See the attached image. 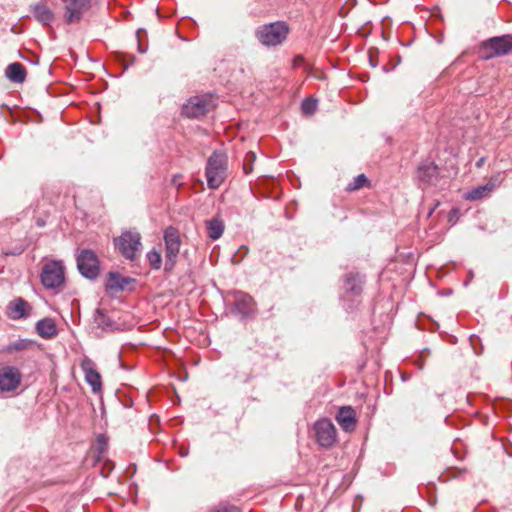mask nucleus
Instances as JSON below:
<instances>
[{"label":"nucleus","instance_id":"1","mask_svg":"<svg viewBox=\"0 0 512 512\" xmlns=\"http://www.w3.org/2000/svg\"><path fill=\"white\" fill-rule=\"evenodd\" d=\"M421 162L417 168V179L423 187L443 188L447 184L449 173L442 162Z\"/></svg>","mask_w":512,"mask_h":512},{"label":"nucleus","instance_id":"2","mask_svg":"<svg viewBox=\"0 0 512 512\" xmlns=\"http://www.w3.org/2000/svg\"><path fill=\"white\" fill-rule=\"evenodd\" d=\"M288 27L283 22H274L260 26L256 31L257 39L266 46L281 44L287 37Z\"/></svg>","mask_w":512,"mask_h":512},{"label":"nucleus","instance_id":"3","mask_svg":"<svg viewBox=\"0 0 512 512\" xmlns=\"http://www.w3.org/2000/svg\"><path fill=\"white\" fill-rule=\"evenodd\" d=\"M77 268L82 276L94 280L100 272V263L97 255L90 249H84L77 255Z\"/></svg>","mask_w":512,"mask_h":512},{"label":"nucleus","instance_id":"4","mask_svg":"<svg viewBox=\"0 0 512 512\" xmlns=\"http://www.w3.org/2000/svg\"><path fill=\"white\" fill-rule=\"evenodd\" d=\"M214 107L213 99L209 95L191 97L182 107V114L188 118L205 116Z\"/></svg>","mask_w":512,"mask_h":512},{"label":"nucleus","instance_id":"5","mask_svg":"<svg viewBox=\"0 0 512 512\" xmlns=\"http://www.w3.org/2000/svg\"><path fill=\"white\" fill-rule=\"evenodd\" d=\"M164 241H165V269L171 270L175 264L176 259L178 257L180 251V235L176 228L170 226L164 231Z\"/></svg>","mask_w":512,"mask_h":512},{"label":"nucleus","instance_id":"6","mask_svg":"<svg viewBox=\"0 0 512 512\" xmlns=\"http://www.w3.org/2000/svg\"><path fill=\"white\" fill-rule=\"evenodd\" d=\"M64 266L60 261H51L43 266L41 282L47 289H56L64 283Z\"/></svg>","mask_w":512,"mask_h":512},{"label":"nucleus","instance_id":"7","mask_svg":"<svg viewBox=\"0 0 512 512\" xmlns=\"http://www.w3.org/2000/svg\"><path fill=\"white\" fill-rule=\"evenodd\" d=\"M115 245L125 258L133 260L141 250V236L138 232L126 231L115 239Z\"/></svg>","mask_w":512,"mask_h":512},{"label":"nucleus","instance_id":"8","mask_svg":"<svg viewBox=\"0 0 512 512\" xmlns=\"http://www.w3.org/2000/svg\"><path fill=\"white\" fill-rule=\"evenodd\" d=\"M504 179V173H498L491 177L484 185H479L465 192L463 198L468 201H478L485 199L498 187Z\"/></svg>","mask_w":512,"mask_h":512},{"label":"nucleus","instance_id":"9","mask_svg":"<svg viewBox=\"0 0 512 512\" xmlns=\"http://www.w3.org/2000/svg\"><path fill=\"white\" fill-rule=\"evenodd\" d=\"M316 440L322 447H331L336 441V429L333 423L328 419H322L314 426Z\"/></svg>","mask_w":512,"mask_h":512},{"label":"nucleus","instance_id":"10","mask_svg":"<svg viewBox=\"0 0 512 512\" xmlns=\"http://www.w3.org/2000/svg\"><path fill=\"white\" fill-rule=\"evenodd\" d=\"M226 162H207L206 178L211 189H217L226 177Z\"/></svg>","mask_w":512,"mask_h":512},{"label":"nucleus","instance_id":"11","mask_svg":"<svg viewBox=\"0 0 512 512\" xmlns=\"http://www.w3.org/2000/svg\"><path fill=\"white\" fill-rule=\"evenodd\" d=\"M21 373L14 366H5L0 369V390L10 392L15 390L21 382Z\"/></svg>","mask_w":512,"mask_h":512},{"label":"nucleus","instance_id":"12","mask_svg":"<svg viewBox=\"0 0 512 512\" xmlns=\"http://www.w3.org/2000/svg\"><path fill=\"white\" fill-rule=\"evenodd\" d=\"M233 311L240 314L243 318L252 316L256 312V303L249 294L236 292L234 294Z\"/></svg>","mask_w":512,"mask_h":512},{"label":"nucleus","instance_id":"13","mask_svg":"<svg viewBox=\"0 0 512 512\" xmlns=\"http://www.w3.org/2000/svg\"><path fill=\"white\" fill-rule=\"evenodd\" d=\"M65 9V18L67 22H78L85 9L89 4V0H62Z\"/></svg>","mask_w":512,"mask_h":512},{"label":"nucleus","instance_id":"14","mask_svg":"<svg viewBox=\"0 0 512 512\" xmlns=\"http://www.w3.org/2000/svg\"><path fill=\"white\" fill-rule=\"evenodd\" d=\"M80 366L84 372L85 380L92 387L93 392L100 391L102 386L101 376L95 368V363L88 357H85L81 361Z\"/></svg>","mask_w":512,"mask_h":512},{"label":"nucleus","instance_id":"15","mask_svg":"<svg viewBox=\"0 0 512 512\" xmlns=\"http://www.w3.org/2000/svg\"><path fill=\"white\" fill-rule=\"evenodd\" d=\"M134 281L133 278L122 276L119 272H109L106 276L105 287L112 292H121Z\"/></svg>","mask_w":512,"mask_h":512},{"label":"nucleus","instance_id":"16","mask_svg":"<svg viewBox=\"0 0 512 512\" xmlns=\"http://www.w3.org/2000/svg\"><path fill=\"white\" fill-rule=\"evenodd\" d=\"M337 422L343 430L350 432L356 427V414L352 407L343 406L336 415Z\"/></svg>","mask_w":512,"mask_h":512},{"label":"nucleus","instance_id":"17","mask_svg":"<svg viewBox=\"0 0 512 512\" xmlns=\"http://www.w3.org/2000/svg\"><path fill=\"white\" fill-rule=\"evenodd\" d=\"M487 47L490 48L494 55L501 56L510 53L512 50V37L502 36L490 39L487 42Z\"/></svg>","mask_w":512,"mask_h":512},{"label":"nucleus","instance_id":"18","mask_svg":"<svg viewBox=\"0 0 512 512\" xmlns=\"http://www.w3.org/2000/svg\"><path fill=\"white\" fill-rule=\"evenodd\" d=\"M30 309L29 303L18 297L9 303L8 314L10 318L17 320L29 316Z\"/></svg>","mask_w":512,"mask_h":512},{"label":"nucleus","instance_id":"19","mask_svg":"<svg viewBox=\"0 0 512 512\" xmlns=\"http://www.w3.org/2000/svg\"><path fill=\"white\" fill-rule=\"evenodd\" d=\"M364 280L359 273H349L344 279V288L347 292L359 295L362 292Z\"/></svg>","mask_w":512,"mask_h":512},{"label":"nucleus","instance_id":"20","mask_svg":"<svg viewBox=\"0 0 512 512\" xmlns=\"http://www.w3.org/2000/svg\"><path fill=\"white\" fill-rule=\"evenodd\" d=\"M36 331L39 336L45 339L54 337L57 334L55 322L51 318H44L37 322Z\"/></svg>","mask_w":512,"mask_h":512},{"label":"nucleus","instance_id":"21","mask_svg":"<svg viewBox=\"0 0 512 512\" xmlns=\"http://www.w3.org/2000/svg\"><path fill=\"white\" fill-rule=\"evenodd\" d=\"M6 76L15 83H22L26 78L25 67L19 62L11 63L6 69Z\"/></svg>","mask_w":512,"mask_h":512},{"label":"nucleus","instance_id":"22","mask_svg":"<svg viewBox=\"0 0 512 512\" xmlns=\"http://www.w3.org/2000/svg\"><path fill=\"white\" fill-rule=\"evenodd\" d=\"M33 13L35 18L45 25H49L54 19V14L51 9L43 3L35 5Z\"/></svg>","mask_w":512,"mask_h":512},{"label":"nucleus","instance_id":"23","mask_svg":"<svg viewBox=\"0 0 512 512\" xmlns=\"http://www.w3.org/2000/svg\"><path fill=\"white\" fill-rule=\"evenodd\" d=\"M208 237L212 240L219 239L224 232V222L219 218H212L206 222Z\"/></svg>","mask_w":512,"mask_h":512},{"label":"nucleus","instance_id":"24","mask_svg":"<svg viewBox=\"0 0 512 512\" xmlns=\"http://www.w3.org/2000/svg\"><path fill=\"white\" fill-rule=\"evenodd\" d=\"M94 322L99 328L103 330H114L116 324L114 321L101 309H97L94 315Z\"/></svg>","mask_w":512,"mask_h":512},{"label":"nucleus","instance_id":"25","mask_svg":"<svg viewBox=\"0 0 512 512\" xmlns=\"http://www.w3.org/2000/svg\"><path fill=\"white\" fill-rule=\"evenodd\" d=\"M365 186H370V181L364 174H359L354 178L353 182L349 183L346 190L347 191H356Z\"/></svg>","mask_w":512,"mask_h":512},{"label":"nucleus","instance_id":"26","mask_svg":"<svg viewBox=\"0 0 512 512\" xmlns=\"http://www.w3.org/2000/svg\"><path fill=\"white\" fill-rule=\"evenodd\" d=\"M147 259L153 268L159 269L161 267L162 257L160 252H158L157 250H152L148 252Z\"/></svg>","mask_w":512,"mask_h":512},{"label":"nucleus","instance_id":"27","mask_svg":"<svg viewBox=\"0 0 512 512\" xmlns=\"http://www.w3.org/2000/svg\"><path fill=\"white\" fill-rule=\"evenodd\" d=\"M302 111L304 114H307V115H311L313 114L316 109H317V101L314 100V99H305L303 102H302Z\"/></svg>","mask_w":512,"mask_h":512},{"label":"nucleus","instance_id":"28","mask_svg":"<svg viewBox=\"0 0 512 512\" xmlns=\"http://www.w3.org/2000/svg\"><path fill=\"white\" fill-rule=\"evenodd\" d=\"M31 343L27 340H17L8 346L9 351H21L25 350Z\"/></svg>","mask_w":512,"mask_h":512},{"label":"nucleus","instance_id":"29","mask_svg":"<svg viewBox=\"0 0 512 512\" xmlns=\"http://www.w3.org/2000/svg\"><path fill=\"white\" fill-rule=\"evenodd\" d=\"M108 447L107 439L104 435L100 434L97 437V451L99 455H102L106 452Z\"/></svg>","mask_w":512,"mask_h":512},{"label":"nucleus","instance_id":"30","mask_svg":"<svg viewBox=\"0 0 512 512\" xmlns=\"http://www.w3.org/2000/svg\"><path fill=\"white\" fill-rule=\"evenodd\" d=\"M211 512H240L239 509L234 505L220 504L213 508Z\"/></svg>","mask_w":512,"mask_h":512},{"label":"nucleus","instance_id":"31","mask_svg":"<svg viewBox=\"0 0 512 512\" xmlns=\"http://www.w3.org/2000/svg\"><path fill=\"white\" fill-rule=\"evenodd\" d=\"M222 154L218 152L217 150H214L213 153L207 158V160H221Z\"/></svg>","mask_w":512,"mask_h":512},{"label":"nucleus","instance_id":"32","mask_svg":"<svg viewBox=\"0 0 512 512\" xmlns=\"http://www.w3.org/2000/svg\"><path fill=\"white\" fill-rule=\"evenodd\" d=\"M255 159H256L255 153L252 151L248 152L246 160H255Z\"/></svg>","mask_w":512,"mask_h":512},{"label":"nucleus","instance_id":"33","mask_svg":"<svg viewBox=\"0 0 512 512\" xmlns=\"http://www.w3.org/2000/svg\"><path fill=\"white\" fill-rule=\"evenodd\" d=\"M243 170L246 174L250 173L252 171V167L251 165H249V167H247L245 164L243 165Z\"/></svg>","mask_w":512,"mask_h":512},{"label":"nucleus","instance_id":"34","mask_svg":"<svg viewBox=\"0 0 512 512\" xmlns=\"http://www.w3.org/2000/svg\"><path fill=\"white\" fill-rule=\"evenodd\" d=\"M180 176H174L172 179V183L175 185H181V183L178 181Z\"/></svg>","mask_w":512,"mask_h":512},{"label":"nucleus","instance_id":"35","mask_svg":"<svg viewBox=\"0 0 512 512\" xmlns=\"http://www.w3.org/2000/svg\"><path fill=\"white\" fill-rule=\"evenodd\" d=\"M36 224H37L39 227H43V226L45 225V222H44V220H42V219H40V218H39V219H37Z\"/></svg>","mask_w":512,"mask_h":512},{"label":"nucleus","instance_id":"36","mask_svg":"<svg viewBox=\"0 0 512 512\" xmlns=\"http://www.w3.org/2000/svg\"><path fill=\"white\" fill-rule=\"evenodd\" d=\"M138 49H139V51H140V52H142V53H143V52H145V50H144V49H142L141 44H139V45H138Z\"/></svg>","mask_w":512,"mask_h":512},{"label":"nucleus","instance_id":"37","mask_svg":"<svg viewBox=\"0 0 512 512\" xmlns=\"http://www.w3.org/2000/svg\"><path fill=\"white\" fill-rule=\"evenodd\" d=\"M482 164H483V162H477V167L480 168L482 166Z\"/></svg>","mask_w":512,"mask_h":512},{"label":"nucleus","instance_id":"38","mask_svg":"<svg viewBox=\"0 0 512 512\" xmlns=\"http://www.w3.org/2000/svg\"><path fill=\"white\" fill-rule=\"evenodd\" d=\"M457 212H458V210H457V209H452V211H451V213H453V214H454V213L456 214Z\"/></svg>","mask_w":512,"mask_h":512},{"label":"nucleus","instance_id":"39","mask_svg":"<svg viewBox=\"0 0 512 512\" xmlns=\"http://www.w3.org/2000/svg\"><path fill=\"white\" fill-rule=\"evenodd\" d=\"M182 453H184L182 454L183 456H187V452L185 453V450H182Z\"/></svg>","mask_w":512,"mask_h":512},{"label":"nucleus","instance_id":"40","mask_svg":"<svg viewBox=\"0 0 512 512\" xmlns=\"http://www.w3.org/2000/svg\"><path fill=\"white\" fill-rule=\"evenodd\" d=\"M182 453H184L182 454L183 456H187V452L185 453V450H182Z\"/></svg>","mask_w":512,"mask_h":512}]
</instances>
